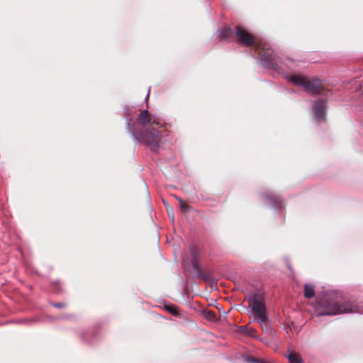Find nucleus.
<instances>
[{
    "instance_id": "nucleus-5",
    "label": "nucleus",
    "mask_w": 363,
    "mask_h": 363,
    "mask_svg": "<svg viewBox=\"0 0 363 363\" xmlns=\"http://www.w3.org/2000/svg\"><path fill=\"white\" fill-rule=\"evenodd\" d=\"M254 48L264 66L274 69H277L276 55L269 45L257 42Z\"/></svg>"
},
{
    "instance_id": "nucleus-13",
    "label": "nucleus",
    "mask_w": 363,
    "mask_h": 363,
    "mask_svg": "<svg viewBox=\"0 0 363 363\" xmlns=\"http://www.w3.org/2000/svg\"><path fill=\"white\" fill-rule=\"evenodd\" d=\"M190 254L191 256V259H199V252L196 247H193L191 248Z\"/></svg>"
},
{
    "instance_id": "nucleus-11",
    "label": "nucleus",
    "mask_w": 363,
    "mask_h": 363,
    "mask_svg": "<svg viewBox=\"0 0 363 363\" xmlns=\"http://www.w3.org/2000/svg\"><path fill=\"white\" fill-rule=\"evenodd\" d=\"M315 295L314 286L307 284L304 286V296L307 298H311Z\"/></svg>"
},
{
    "instance_id": "nucleus-16",
    "label": "nucleus",
    "mask_w": 363,
    "mask_h": 363,
    "mask_svg": "<svg viewBox=\"0 0 363 363\" xmlns=\"http://www.w3.org/2000/svg\"><path fill=\"white\" fill-rule=\"evenodd\" d=\"M269 200H272L274 202V206H279V205L281 203V201H280V200H279V199L278 197H277V196H269Z\"/></svg>"
},
{
    "instance_id": "nucleus-9",
    "label": "nucleus",
    "mask_w": 363,
    "mask_h": 363,
    "mask_svg": "<svg viewBox=\"0 0 363 363\" xmlns=\"http://www.w3.org/2000/svg\"><path fill=\"white\" fill-rule=\"evenodd\" d=\"M285 357L287 358L289 363H303L301 354L291 350H287Z\"/></svg>"
},
{
    "instance_id": "nucleus-21",
    "label": "nucleus",
    "mask_w": 363,
    "mask_h": 363,
    "mask_svg": "<svg viewBox=\"0 0 363 363\" xmlns=\"http://www.w3.org/2000/svg\"><path fill=\"white\" fill-rule=\"evenodd\" d=\"M255 332V330H254V329H250V334H252V333H254Z\"/></svg>"
},
{
    "instance_id": "nucleus-4",
    "label": "nucleus",
    "mask_w": 363,
    "mask_h": 363,
    "mask_svg": "<svg viewBox=\"0 0 363 363\" xmlns=\"http://www.w3.org/2000/svg\"><path fill=\"white\" fill-rule=\"evenodd\" d=\"M249 303V307L255 317V320L258 322L264 330L267 329V323L268 318L264 303V298L261 294H252L246 297Z\"/></svg>"
},
{
    "instance_id": "nucleus-17",
    "label": "nucleus",
    "mask_w": 363,
    "mask_h": 363,
    "mask_svg": "<svg viewBox=\"0 0 363 363\" xmlns=\"http://www.w3.org/2000/svg\"><path fill=\"white\" fill-rule=\"evenodd\" d=\"M197 275L199 278H201L205 281H207L208 279V277L203 272L202 270L197 272Z\"/></svg>"
},
{
    "instance_id": "nucleus-6",
    "label": "nucleus",
    "mask_w": 363,
    "mask_h": 363,
    "mask_svg": "<svg viewBox=\"0 0 363 363\" xmlns=\"http://www.w3.org/2000/svg\"><path fill=\"white\" fill-rule=\"evenodd\" d=\"M235 40L244 46L254 47L257 43L256 38L241 26L235 27Z\"/></svg>"
},
{
    "instance_id": "nucleus-10",
    "label": "nucleus",
    "mask_w": 363,
    "mask_h": 363,
    "mask_svg": "<svg viewBox=\"0 0 363 363\" xmlns=\"http://www.w3.org/2000/svg\"><path fill=\"white\" fill-rule=\"evenodd\" d=\"M164 309L176 317H181L182 313H180L179 308L174 305H164Z\"/></svg>"
},
{
    "instance_id": "nucleus-18",
    "label": "nucleus",
    "mask_w": 363,
    "mask_h": 363,
    "mask_svg": "<svg viewBox=\"0 0 363 363\" xmlns=\"http://www.w3.org/2000/svg\"><path fill=\"white\" fill-rule=\"evenodd\" d=\"M250 362H252V363H267V362H265L264 360H262V359H257V358H254V357L251 358Z\"/></svg>"
},
{
    "instance_id": "nucleus-20",
    "label": "nucleus",
    "mask_w": 363,
    "mask_h": 363,
    "mask_svg": "<svg viewBox=\"0 0 363 363\" xmlns=\"http://www.w3.org/2000/svg\"><path fill=\"white\" fill-rule=\"evenodd\" d=\"M177 198V199L178 200L179 203V206L182 204V203H184L185 201L182 199L181 198H179L177 196H175Z\"/></svg>"
},
{
    "instance_id": "nucleus-14",
    "label": "nucleus",
    "mask_w": 363,
    "mask_h": 363,
    "mask_svg": "<svg viewBox=\"0 0 363 363\" xmlns=\"http://www.w3.org/2000/svg\"><path fill=\"white\" fill-rule=\"evenodd\" d=\"M191 265L196 272H199V271L202 270L199 263V259H191Z\"/></svg>"
},
{
    "instance_id": "nucleus-8",
    "label": "nucleus",
    "mask_w": 363,
    "mask_h": 363,
    "mask_svg": "<svg viewBox=\"0 0 363 363\" xmlns=\"http://www.w3.org/2000/svg\"><path fill=\"white\" fill-rule=\"evenodd\" d=\"M220 38L221 40H225L231 41L235 40V28L232 29L228 27H223L220 29Z\"/></svg>"
},
{
    "instance_id": "nucleus-19",
    "label": "nucleus",
    "mask_w": 363,
    "mask_h": 363,
    "mask_svg": "<svg viewBox=\"0 0 363 363\" xmlns=\"http://www.w3.org/2000/svg\"><path fill=\"white\" fill-rule=\"evenodd\" d=\"M53 306L56 308H62L65 306V304L63 303H55Z\"/></svg>"
},
{
    "instance_id": "nucleus-3",
    "label": "nucleus",
    "mask_w": 363,
    "mask_h": 363,
    "mask_svg": "<svg viewBox=\"0 0 363 363\" xmlns=\"http://www.w3.org/2000/svg\"><path fill=\"white\" fill-rule=\"evenodd\" d=\"M290 81L295 85L303 88L304 91L311 96L322 94L325 91L322 80L317 77L309 78L301 74L291 76Z\"/></svg>"
},
{
    "instance_id": "nucleus-12",
    "label": "nucleus",
    "mask_w": 363,
    "mask_h": 363,
    "mask_svg": "<svg viewBox=\"0 0 363 363\" xmlns=\"http://www.w3.org/2000/svg\"><path fill=\"white\" fill-rule=\"evenodd\" d=\"M204 315L209 320H216V314L214 311H206L204 312Z\"/></svg>"
},
{
    "instance_id": "nucleus-15",
    "label": "nucleus",
    "mask_w": 363,
    "mask_h": 363,
    "mask_svg": "<svg viewBox=\"0 0 363 363\" xmlns=\"http://www.w3.org/2000/svg\"><path fill=\"white\" fill-rule=\"evenodd\" d=\"M180 208L184 213L187 214L191 211V207L185 202L180 206Z\"/></svg>"
},
{
    "instance_id": "nucleus-1",
    "label": "nucleus",
    "mask_w": 363,
    "mask_h": 363,
    "mask_svg": "<svg viewBox=\"0 0 363 363\" xmlns=\"http://www.w3.org/2000/svg\"><path fill=\"white\" fill-rule=\"evenodd\" d=\"M137 122L144 130H139L134 125L128 124L130 132L133 136L140 143L148 146L152 151L158 150L161 140L162 135L159 130L152 128L153 125H160L161 123L155 116H151L147 110H143L138 115Z\"/></svg>"
},
{
    "instance_id": "nucleus-2",
    "label": "nucleus",
    "mask_w": 363,
    "mask_h": 363,
    "mask_svg": "<svg viewBox=\"0 0 363 363\" xmlns=\"http://www.w3.org/2000/svg\"><path fill=\"white\" fill-rule=\"evenodd\" d=\"M317 310L320 315H335L357 311V306L337 293L325 295L317 302Z\"/></svg>"
},
{
    "instance_id": "nucleus-7",
    "label": "nucleus",
    "mask_w": 363,
    "mask_h": 363,
    "mask_svg": "<svg viewBox=\"0 0 363 363\" xmlns=\"http://www.w3.org/2000/svg\"><path fill=\"white\" fill-rule=\"evenodd\" d=\"M313 111L317 121L320 123L325 121L326 114V101L319 99L313 102Z\"/></svg>"
}]
</instances>
